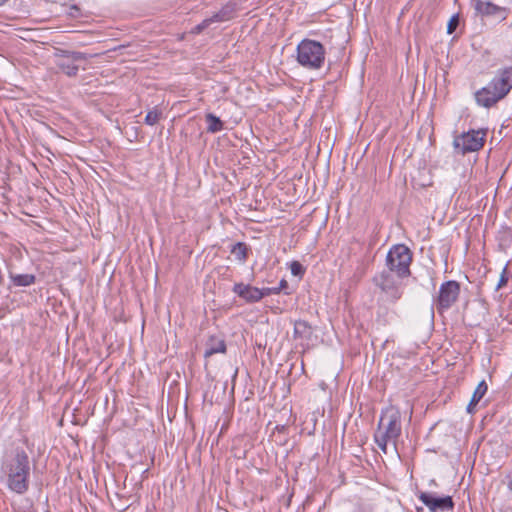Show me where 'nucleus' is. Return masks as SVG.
Wrapping results in <instances>:
<instances>
[{
  "instance_id": "obj_10",
  "label": "nucleus",
  "mask_w": 512,
  "mask_h": 512,
  "mask_svg": "<svg viewBox=\"0 0 512 512\" xmlns=\"http://www.w3.org/2000/svg\"><path fill=\"white\" fill-rule=\"evenodd\" d=\"M233 292L239 297L243 298L249 303L260 301L263 297L270 294H277L280 292V288H263L259 289L251 285H245L243 283H236L233 286Z\"/></svg>"
},
{
  "instance_id": "obj_23",
  "label": "nucleus",
  "mask_w": 512,
  "mask_h": 512,
  "mask_svg": "<svg viewBox=\"0 0 512 512\" xmlns=\"http://www.w3.org/2000/svg\"><path fill=\"white\" fill-rule=\"evenodd\" d=\"M459 22H460V17H459V14L456 13L448 21L447 33L453 34L456 31L457 27L459 26Z\"/></svg>"
},
{
  "instance_id": "obj_12",
  "label": "nucleus",
  "mask_w": 512,
  "mask_h": 512,
  "mask_svg": "<svg viewBox=\"0 0 512 512\" xmlns=\"http://www.w3.org/2000/svg\"><path fill=\"white\" fill-rule=\"evenodd\" d=\"M471 2L477 15L485 17L494 16L500 21H504L508 17L509 9L507 7H502L490 1L483 0H471Z\"/></svg>"
},
{
  "instance_id": "obj_32",
  "label": "nucleus",
  "mask_w": 512,
  "mask_h": 512,
  "mask_svg": "<svg viewBox=\"0 0 512 512\" xmlns=\"http://www.w3.org/2000/svg\"><path fill=\"white\" fill-rule=\"evenodd\" d=\"M509 487H510V488H511V490H512V483H510V484H509Z\"/></svg>"
},
{
  "instance_id": "obj_28",
  "label": "nucleus",
  "mask_w": 512,
  "mask_h": 512,
  "mask_svg": "<svg viewBox=\"0 0 512 512\" xmlns=\"http://www.w3.org/2000/svg\"><path fill=\"white\" fill-rule=\"evenodd\" d=\"M287 286V281L286 280H281L280 282V286L278 288H280V291L285 288Z\"/></svg>"
},
{
  "instance_id": "obj_26",
  "label": "nucleus",
  "mask_w": 512,
  "mask_h": 512,
  "mask_svg": "<svg viewBox=\"0 0 512 512\" xmlns=\"http://www.w3.org/2000/svg\"><path fill=\"white\" fill-rule=\"evenodd\" d=\"M9 169H12L13 173L20 170L19 166L14 165L12 162H0V172L6 173Z\"/></svg>"
},
{
  "instance_id": "obj_22",
  "label": "nucleus",
  "mask_w": 512,
  "mask_h": 512,
  "mask_svg": "<svg viewBox=\"0 0 512 512\" xmlns=\"http://www.w3.org/2000/svg\"><path fill=\"white\" fill-rule=\"evenodd\" d=\"M290 271H291L292 275L301 278L305 273V268L303 267V265L300 262L293 261L290 264Z\"/></svg>"
},
{
  "instance_id": "obj_21",
  "label": "nucleus",
  "mask_w": 512,
  "mask_h": 512,
  "mask_svg": "<svg viewBox=\"0 0 512 512\" xmlns=\"http://www.w3.org/2000/svg\"><path fill=\"white\" fill-rule=\"evenodd\" d=\"M162 117V111L158 108L150 110L145 117V124L153 126L159 122Z\"/></svg>"
},
{
  "instance_id": "obj_18",
  "label": "nucleus",
  "mask_w": 512,
  "mask_h": 512,
  "mask_svg": "<svg viewBox=\"0 0 512 512\" xmlns=\"http://www.w3.org/2000/svg\"><path fill=\"white\" fill-rule=\"evenodd\" d=\"M11 279L16 286H30L35 282V276L33 274L11 275Z\"/></svg>"
},
{
  "instance_id": "obj_14",
  "label": "nucleus",
  "mask_w": 512,
  "mask_h": 512,
  "mask_svg": "<svg viewBox=\"0 0 512 512\" xmlns=\"http://www.w3.org/2000/svg\"><path fill=\"white\" fill-rule=\"evenodd\" d=\"M225 352H226V343H225L224 339L219 338L217 336H211L206 343L204 357L208 358L216 353H225Z\"/></svg>"
},
{
  "instance_id": "obj_31",
  "label": "nucleus",
  "mask_w": 512,
  "mask_h": 512,
  "mask_svg": "<svg viewBox=\"0 0 512 512\" xmlns=\"http://www.w3.org/2000/svg\"><path fill=\"white\" fill-rule=\"evenodd\" d=\"M72 9H75L76 11L79 10L77 6H72Z\"/></svg>"
},
{
  "instance_id": "obj_30",
  "label": "nucleus",
  "mask_w": 512,
  "mask_h": 512,
  "mask_svg": "<svg viewBox=\"0 0 512 512\" xmlns=\"http://www.w3.org/2000/svg\"><path fill=\"white\" fill-rule=\"evenodd\" d=\"M8 0H0V6H3Z\"/></svg>"
},
{
  "instance_id": "obj_17",
  "label": "nucleus",
  "mask_w": 512,
  "mask_h": 512,
  "mask_svg": "<svg viewBox=\"0 0 512 512\" xmlns=\"http://www.w3.org/2000/svg\"><path fill=\"white\" fill-rule=\"evenodd\" d=\"M234 6L226 5L220 11L213 14L210 18L213 19V23L215 22H224L230 20L233 17Z\"/></svg>"
},
{
  "instance_id": "obj_11",
  "label": "nucleus",
  "mask_w": 512,
  "mask_h": 512,
  "mask_svg": "<svg viewBox=\"0 0 512 512\" xmlns=\"http://www.w3.org/2000/svg\"><path fill=\"white\" fill-rule=\"evenodd\" d=\"M417 496L430 512H444L454 508V502L451 496L437 497L432 493L422 491L419 492Z\"/></svg>"
},
{
  "instance_id": "obj_4",
  "label": "nucleus",
  "mask_w": 512,
  "mask_h": 512,
  "mask_svg": "<svg viewBox=\"0 0 512 512\" xmlns=\"http://www.w3.org/2000/svg\"><path fill=\"white\" fill-rule=\"evenodd\" d=\"M325 54L324 46L316 40L303 39L297 45V61L309 70L320 69L325 62Z\"/></svg>"
},
{
  "instance_id": "obj_20",
  "label": "nucleus",
  "mask_w": 512,
  "mask_h": 512,
  "mask_svg": "<svg viewBox=\"0 0 512 512\" xmlns=\"http://www.w3.org/2000/svg\"><path fill=\"white\" fill-rule=\"evenodd\" d=\"M488 390V386L484 380H482L478 386L476 387L473 395H472V403L478 404L480 400L483 398V396L486 394Z\"/></svg>"
},
{
  "instance_id": "obj_15",
  "label": "nucleus",
  "mask_w": 512,
  "mask_h": 512,
  "mask_svg": "<svg viewBox=\"0 0 512 512\" xmlns=\"http://www.w3.org/2000/svg\"><path fill=\"white\" fill-rule=\"evenodd\" d=\"M293 335L295 339L309 340L312 335V327L307 321L297 320L294 323Z\"/></svg>"
},
{
  "instance_id": "obj_3",
  "label": "nucleus",
  "mask_w": 512,
  "mask_h": 512,
  "mask_svg": "<svg viewBox=\"0 0 512 512\" xmlns=\"http://www.w3.org/2000/svg\"><path fill=\"white\" fill-rule=\"evenodd\" d=\"M401 414L398 409L394 407L387 408L382 412L378 430L375 433V442L378 447L387 453V445L396 442L401 435Z\"/></svg>"
},
{
  "instance_id": "obj_29",
  "label": "nucleus",
  "mask_w": 512,
  "mask_h": 512,
  "mask_svg": "<svg viewBox=\"0 0 512 512\" xmlns=\"http://www.w3.org/2000/svg\"><path fill=\"white\" fill-rule=\"evenodd\" d=\"M431 184H432V183H431V181H429V182H427V183H421V185H422V186H429V185H431Z\"/></svg>"
},
{
  "instance_id": "obj_7",
  "label": "nucleus",
  "mask_w": 512,
  "mask_h": 512,
  "mask_svg": "<svg viewBox=\"0 0 512 512\" xmlns=\"http://www.w3.org/2000/svg\"><path fill=\"white\" fill-rule=\"evenodd\" d=\"M486 130H470L455 137L454 147L463 156L468 152H475L481 149L485 143Z\"/></svg>"
},
{
  "instance_id": "obj_16",
  "label": "nucleus",
  "mask_w": 512,
  "mask_h": 512,
  "mask_svg": "<svg viewBox=\"0 0 512 512\" xmlns=\"http://www.w3.org/2000/svg\"><path fill=\"white\" fill-rule=\"evenodd\" d=\"M205 121L207 123V132L217 133L224 128L223 121L213 113H207L205 115Z\"/></svg>"
},
{
  "instance_id": "obj_5",
  "label": "nucleus",
  "mask_w": 512,
  "mask_h": 512,
  "mask_svg": "<svg viewBox=\"0 0 512 512\" xmlns=\"http://www.w3.org/2000/svg\"><path fill=\"white\" fill-rule=\"evenodd\" d=\"M411 262L412 252L404 244L393 245L386 256V265L388 269L393 271L399 279L410 276Z\"/></svg>"
},
{
  "instance_id": "obj_19",
  "label": "nucleus",
  "mask_w": 512,
  "mask_h": 512,
  "mask_svg": "<svg viewBox=\"0 0 512 512\" xmlns=\"http://www.w3.org/2000/svg\"><path fill=\"white\" fill-rule=\"evenodd\" d=\"M231 252L240 261L246 260V258L248 256V248H247L246 244L242 243V242L236 243L233 246Z\"/></svg>"
},
{
  "instance_id": "obj_25",
  "label": "nucleus",
  "mask_w": 512,
  "mask_h": 512,
  "mask_svg": "<svg viewBox=\"0 0 512 512\" xmlns=\"http://www.w3.org/2000/svg\"><path fill=\"white\" fill-rule=\"evenodd\" d=\"M507 268H508V265L506 264V266L503 268L502 273L500 275L498 284L496 286V290L501 289L502 287H504L507 284V282H508Z\"/></svg>"
},
{
  "instance_id": "obj_27",
  "label": "nucleus",
  "mask_w": 512,
  "mask_h": 512,
  "mask_svg": "<svg viewBox=\"0 0 512 512\" xmlns=\"http://www.w3.org/2000/svg\"><path fill=\"white\" fill-rule=\"evenodd\" d=\"M477 404H473L472 403V399L470 400L469 404L467 405V412L468 413H473L474 410H475V407H476Z\"/></svg>"
},
{
  "instance_id": "obj_9",
  "label": "nucleus",
  "mask_w": 512,
  "mask_h": 512,
  "mask_svg": "<svg viewBox=\"0 0 512 512\" xmlns=\"http://www.w3.org/2000/svg\"><path fill=\"white\" fill-rule=\"evenodd\" d=\"M460 294V284L457 281L449 280L441 284L435 306L438 312L442 313L456 303Z\"/></svg>"
},
{
  "instance_id": "obj_6",
  "label": "nucleus",
  "mask_w": 512,
  "mask_h": 512,
  "mask_svg": "<svg viewBox=\"0 0 512 512\" xmlns=\"http://www.w3.org/2000/svg\"><path fill=\"white\" fill-rule=\"evenodd\" d=\"M393 271H382L373 277V283L378 287L387 300L396 302L402 297L401 282L392 274Z\"/></svg>"
},
{
  "instance_id": "obj_2",
  "label": "nucleus",
  "mask_w": 512,
  "mask_h": 512,
  "mask_svg": "<svg viewBox=\"0 0 512 512\" xmlns=\"http://www.w3.org/2000/svg\"><path fill=\"white\" fill-rule=\"evenodd\" d=\"M512 90V66L497 70L491 81L474 93L478 106L490 109L503 100Z\"/></svg>"
},
{
  "instance_id": "obj_8",
  "label": "nucleus",
  "mask_w": 512,
  "mask_h": 512,
  "mask_svg": "<svg viewBox=\"0 0 512 512\" xmlns=\"http://www.w3.org/2000/svg\"><path fill=\"white\" fill-rule=\"evenodd\" d=\"M87 56L80 51L60 50L56 54V65L58 69L69 77H74L79 71L77 63L85 61Z\"/></svg>"
},
{
  "instance_id": "obj_1",
  "label": "nucleus",
  "mask_w": 512,
  "mask_h": 512,
  "mask_svg": "<svg viewBox=\"0 0 512 512\" xmlns=\"http://www.w3.org/2000/svg\"><path fill=\"white\" fill-rule=\"evenodd\" d=\"M30 474V458L23 449H16L2 462L1 481L13 493L24 495L28 491Z\"/></svg>"
},
{
  "instance_id": "obj_24",
  "label": "nucleus",
  "mask_w": 512,
  "mask_h": 512,
  "mask_svg": "<svg viewBox=\"0 0 512 512\" xmlns=\"http://www.w3.org/2000/svg\"><path fill=\"white\" fill-rule=\"evenodd\" d=\"M213 23V19H211L210 17L209 18H206L204 19L201 23H199L198 25H196L193 30H192V33L194 34H200L201 32H203L206 28H208L211 24Z\"/></svg>"
},
{
  "instance_id": "obj_13",
  "label": "nucleus",
  "mask_w": 512,
  "mask_h": 512,
  "mask_svg": "<svg viewBox=\"0 0 512 512\" xmlns=\"http://www.w3.org/2000/svg\"><path fill=\"white\" fill-rule=\"evenodd\" d=\"M12 501L11 507L14 512H38L36 500L30 496H23Z\"/></svg>"
}]
</instances>
